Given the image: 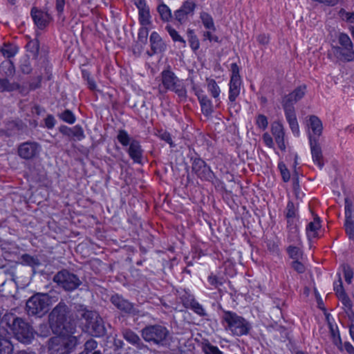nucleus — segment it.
I'll return each instance as SVG.
<instances>
[{
	"mask_svg": "<svg viewBox=\"0 0 354 354\" xmlns=\"http://www.w3.org/2000/svg\"><path fill=\"white\" fill-rule=\"evenodd\" d=\"M68 309L64 303L56 306L48 315L49 326L52 331L57 335L74 334L75 324L68 316Z\"/></svg>",
	"mask_w": 354,
	"mask_h": 354,
	"instance_id": "1",
	"label": "nucleus"
},
{
	"mask_svg": "<svg viewBox=\"0 0 354 354\" xmlns=\"http://www.w3.org/2000/svg\"><path fill=\"white\" fill-rule=\"evenodd\" d=\"M77 344V338L73 334L58 335L48 340V354H69Z\"/></svg>",
	"mask_w": 354,
	"mask_h": 354,
	"instance_id": "2",
	"label": "nucleus"
},
{
	"mask_svg": "<svg viewBox=\"0 0 354 354\" xmlns=\"http://www.w3.org/2000/svg\"><path fill=\"white\" fill-rule=\"evenodd\" d=\"M15 337L24 344H29L35 338L32 326L21 317H15L9 324Z\"/></svg>",
	"mask_w": 354,
	"mask_h": 354,
	"instance_id": "3",
	"label": "nucleus"
},
{
	"mask_svg": "<svg viewBox=\"0 0 354 354\" xmlns=\"http://www.w3.org/2000/svg\"><path fill=\"white\" fill-rule=\"evenodd\" d=\"M50 298L47 295L37 294L26 302V311L29 315L41 317L48 311Z\"/></svg>",
	"mask_w": 354,
	"mask_h": 354,
	"instance_id": "4",
	"label": "nucleus"
},
{
	"mask_svg": "<svg viewBox=\"0 0 354 354\" xmlns=\"http://www.w3.org/2000/svg\"><path fill=\"white\" fill-rule=\"evenodd\" d=\"M169 332L161 325H150L142 330V337L147 342H153L156 344L163 345L167 340Z\"/></svg>",
	"mask_w": 354,
	"mask_h": 354,
	"instance_id": "5",
	"label": "nucleus"
},
{
	"mask_svg": "<svg viewBox=\"0 0 354 354\" xmlns=\"http://www.w3.org/2000/svg\"><path fill=\"white\" fill-rule=\"evenodd\" d=\"M338 40L340 46L333 48L335 56L342 61H354L353 46L349 37L346 34L341 33Z\"/></svg>",
	"mask_w": 354,
	"mask_h": 354,
	"instance_id": "6",
	"label": "nucleus"
},
{
	"mask_svg": "<svg viewBox=\"0 0 354 354\" xmlns=\"http://www.w3.org/2000/svg\"><path fill=\"white\" fill-rule=\"evenodd\" d=\"M223 319L227 323L232 332L236 335H243L248 333V323L242 317L230 311L225 312Z\"/></svg>",
	"mask_w": 354,
	"mask_h": 354,
	"instance_id": "7",
	"label": "nucleus"
},
{
	"mask_svg": "<svg viewBox=\"0 0 354 354\" xmlns=\"http://www.w3.org/2000/svg\"><path fill=\"white\" fill-rule=\"evenodd\" d=\"M54 281L60 285L66 290H73L81 283L80 280L74 274L62 270L54 276Z\"/></svg>",
	"mask_w": 354,
	"mask_h": 354,
	"instance_id": "8",
	"label": "nucleus"
},
{
	"mask_svg": "<svg viewBox=\"0 0 354 354\" xmlns=\"http://www.w3.org/2000/svg\"><path fill=\"white\" fill-rule=\"evenodd\" d=\"M162 82L167 89L171 90L182 97L185 95V90L180 86L177 77L170 71L162 73Z\"/></svg>",
	"mask_w": 354,
	"mask_h": 354,
	"instance_id": "9",
	"label": "nucleus"
},
{
	"mask_svg": "<svg viewBox=\"0 0 354 354\" xmlns=\"http://www.w3.org/2000/svg\"><path fill=\"white\" fill-rule=\"evenodd\" d=\"M39 148L40 147L37 142H26L19 146L18 154L25 160H30L39 154Z\"/></svg>",
	"mask_w": 354,
	"mask_h": 354,
	"instance_id": "10",
	"label": "nucleus"
},
{
	"mask_svg": "<svg viewBox=\"0 0 354 354\" xmlns=\"http://www.w3.org/2000/svg\"><path fill=\"white\" fill-rule=\"evenodd\" d=\"M111 301L117 308L125 313L133 315H137L138 313V311L133 307V304L132 303L119 297L118 295L112 296Z\"/></svg>",
	"mask_w": 354,
	"mask_h": 354,
	"instance_id": "11",
	"label": "nucleus"
},
{
	"mask_svg": "<svg viewBox=\"0 0 354 354\" xmlns=\"http://www.w3.org/2000/svg\"><path fill=\"white\" fill-rule=\"evenodd\" d=\"M306 90V86L304 84L297 87L292 92L284 96L282 100V106H292V102H296L304 97Z\"/></svg>",
	"mask_w": 354,
	"mask_h": 354,
	"instance_id": "12",
	"label": "nucleus"
},
{
	"mask_svg": "<svg viewBox=\"0 0 354 354\" xmlns=\"http://www.w3.org/2000/svg\"><path fill=\"white\" fill-rule=\"evenodd\" d=\"M285 111L286 120L289 124V126L293 133L297 135L299 134V124L297 122V117L295 115V108L293 106L285 105L283 106Z\"/></svg>",
	"mask_w": 354,
	"mask_h": 354,
	"instance_id": "13",
	"label": "nucleus"
},
{
	"mask_svg": "<svg viewBox=\"0 0 354 354\" xmlns=\"http://www.w3.org/2000/svg\"><path fill=\"white\" fill-rule=\"evenodd\" d=\"M31 16L35 25L39 29L44 28L48 24V15L46 12H42L41 10L37 9L36 8H33L32 9Z\"/></svg>",
	"mask_w": 354,
	"mask_h": 354,
	"instance_id": "14",
	"label": "nucleus"
},
{
	"mask_svg": "<svg viewBox=\"0 0 354 354\" xmlns=\"http://www.w3.org/2000/svg\"><path fill=\"white\" fill-rule=\"evenodd\" d=\"M309 140L313 161L317 162L318 165L322 167L324 165V162L322 160L323 156L321 147L317 140L312 138L311 136H309Z\"/></svg>",
	"mask_w": 354,
	"mask_h": 354,
	"instance_id": "15",
	"label": "nucleus"
},
{
	"mask_svg": "<svg viewBox=\"0 0 354 354\" xmlns=\"http://www.w3.org/2000/svg\"><path fill=\"white\" fill-rule=\"evenodd\" d=\"M272 133L274 137L275 141L277 143L279 147L281 150H284L286 148L284 144V131L283 125L279 122H274L272 124Z\"/></svg>",
	"mask_w": 354,
	"mask_h": 354,
	"instance_id": "16",
	"label": "nucleus"
},
{
	"mask_svg": "<svg viewBox=\"0 0 354 354\" xmlns=\"http://www.w3.org/2000/svg\"><path fill=\"white\" fill-rule=\"evenodd\" d=\"M192 171L200 178H206L210 173L209 168L201 158H195L192 162Z\"/></svg>",
	"mask_w": 354,
	"mask_h": 354,
	"instance_id": "17",
	"label": "nucleus"
},
{
	"mask_svg": "<svg viewBox=\"0 0 354 354\" xmlns=\"http://www.w3.org/2000/svg\"><path fill=\"white\" fill-rule=\"evenodd\" d=\"M59 131L67 136L76 137L79 140H82L84 137L83 129L80 126H75L73 128L62 126L59 128Z\"/></svg>",
	"mask_w": 354,
	"mask_h": 354,
	"instance_id": "18",
	"label": "nucleus"
},
{
	"mask_svg": "<svg viewBox=\"0 0 354 354\" xmlns=\"http://www.w3.org/2000/svg\"><path fill=\"white\" fill-rule=\"evenodd\" d=\"M13 350L10 339L0 333V354H12Z\"/></svg>",
	"mask_w": 354,
	"mask_h": 354,
	"instance_id": "19",
	"label": "nucleus"
},
{
	"mask_svg": "<svg viewBox=\"0 0 354 354\" xmlns=\"http://www.w3.org/2000/svg\"><path fill=\"white\" fill-rule=\"evenodd\" d=\"M129 154L132 159L136 162H140L142 156V150L140 143L136 140H132L129 149Z\"/></svg>",
	"mask_w": 354,
	"mask_h": 354,
	"instance_id": "20",
	"label": "nucleus"
},
{
	"mask_svg": "<svg viewBox=\"0 0 354 354\" xmlns=\"http://www.w3.org/2000/svg\"><path fill=\"white\" fill-rule=\"evenodd\" d=\"M98 313L95 311L88 310L82 306L77 310L76 316L78 319H84L86 324L91 321V319H97Z\"/></svg>",
	"mask_w": 354,
	"mask_h": 354,
	"instance_id": "21",
	"label": "nucleus"
},
{
	"mask_svg": "<svg viewBox=\"0 0 354 354\" xmlns=\"http://www.w3.org/2000/svg\"><path fill=\"white\" fill-rule=\"evenodd\" d=\"M150 41L153 53H160L164 50L165 44L158 33L154 32L151 35Z\"/></svg>",
	"mask_w": 354,
	"mask_h": 354,
	"instance_id": "22",
	"label": "nucleus"
},
{
	"mask_svg": "<svg viewBox=\"0 0 354 354\" xmlns=\"http://www.w3.org/2000/svg\"><path fill=\"white\" fill-rule=\"evenodd\" d=\"M241 78L231 77L229 99L234 102L240 92Z\"/></svg>",
	"mask_w": 354,
	"mask_h": 354,
	"instance_id": "23",
	"label": "nucleus"
},
{
	"mask_svg": "<svg viewBox=\"0 0 354 354\" xmlns=\"http://www.w3.org/2000/svg\"><path fill=\"white\" fill-rule=\"evenodd\" d=\"M88 328L91 330L93 335L95 336L100 337L105 334L104 323L100 315L97 316V319H95L93 324H92Z\"/></svg>",
	"mask_w": 354,
	"mask_h": 354,
	"instance_id": "24",
	"label": "nucleus"
},
{
	"mask_svg": "<svg viewBox=\"0 0 354 354\" xmlns=\"http://www.w3.org/2000/svg\"><path fill=\"white\" fill-rule=\"evenodd\" d=\"M309 126L310 127L314 134L320 136L322 133V121L316 115H310L309 118Z\"/></svg>",
	"mask_w": 354,
	"mask_h": 354,
	"instance_id": "25",
	"label": "nucleus"
},
{
	"mask_svg": "<svg viewBox=\"0 0 354 354\" xmlns=\"http://www.w3.org/2000/svg\"><path fill=\"white\" fill-rule=\"evenodd\" d=\"M198 100L201 104V110L205 115H210L212 111V105L210 100L205 95H198Z\"/></svg>",
	"mask_w": 354,
	"mask_h": 354,
	"instance_id": "26",
	"label": "nucleus"
},
{
	"mask_svg": "<svg viewBox=\"0 0 354 354\" xmlns=\"http://www.w3.org/2000/svg\"><path fill=\"white\" fill-rule=\"evenodd\" d=\"M27 51L30 53L33 58L36 59L39 50V42L37 39L30 40L26 46Z\"/></svg>",
	"mask_w": 354,
	"mask_h": 354,
	"instance_id": "27",
	"label": "nucleus"
},
{
	"mask_svg": "<svg viewBox=\"0 0 354 354\" xmlns=\"http://www.w3.org/2000/svg\"><path fill=\"white\" fill-rule=\"evenodd\" d=\"M0 73H3L6 77H11L15 73V68L10 60H6L0 66Z\"/></svg>",
	"mask_w": 354,
	"mask_h": 354,
	"instance_id": "28",
	"label": "nucleus"
},
{
	"mask_svg": "<svg viewBox=\"0 0 354 354\" xmlns=\"http://www.w3.org/2000/svg\"><path fill=\"white\" fill-rule=\"evenodd\" d=\"M19 88L17 83H10L6 78L0 79V92L12 91Z\"/></svg>",
	"mask_w": 354,
	"mask_h": 354,
	"instance_id": "29",
	"label": "nucleus"
},
{
	"mask_svg": "<svg viewBox=\"0 0 354 354\" xmlns=\"http://www.w3.org/2000/svg\"><path fill=\"white\" fill-rule=\"evenodd\" d=\"M18 51L17 46L10 44H4L1 48V52L6 57L10 58L13 57Z\"/></svg>",
	"mask_w": 354,
	"mask_h": 354,
	"instance_id": "30",
	"label": "nucleus"
},
{
	"mask_svg": "<svg viewBox=\"0 0 354 354\" xmlns=\"http://www.w3.org/2000/svg\"><path fill=\"white\" fill-rule=\"evenodd\" d=\"M201 19L202 20V22L204 25V26L207 28L212 30H216V28L213 21L212 17L206 12H202L201 14Z\"/></svg>",
	"mask_w": 354,
	"mask_h": 354,
	"instance_id": "31",
	"label": "nucleus"
},
{
	"mask_svg": "<svg viewBox=\"0 0 354 354\" xmlns=\"http://www.w3.org/2000/svg\"><path fill=\"white\" fill-rule=\"evenodd\" d=\"M320 224H319V217L316 216L314 218V221L313 222H310L308 223L306 227L307 232H312V236L315 237L317 234V230L320 228ZM311 235L308 234V236L310 237Z\"/></svg>",
	"mask_w": 354,
	"mask_h": 354,
	"instance_id": "32",
	"label": "nucleus"
},
{
	"mask_svg": "<svg viewBox=\"0 0 354 354\" xmlns=\"http://www.w3.org/2000/svg\"><path fill=\"white\" fill-rule=\"evenodd\" d=\"M117 139L123 146L130 145L131 142L133 140L130 138L127 132L123 129L118 131Z\"/></svg>",
	"mask_w": 354,
	"mask_h": 354,
	"instance_id": "33",
	"label": "nucleus"
},
{
	"mask_svg": "<svg viewBox=\"0 0 354 354\" xmlns=\"http://www.w3.org/2000/svg\"><path fill=\"white\" fill-rule=\"evenodd\" d=\"M208 91L212 93V95L216 98L219 96L220 88L214 80H207Z\"/></svg>",
	"mask_w": 354,
	"mask_h": 354,
	"instance_id": "34",
	"label": "nucleus"
},
{
	"mask_svg": "<svg viewBox=\"0 0 354 354\" xmlns=\"http://www.w3.org/2000/svg\"><path fill=\"white\" fill-rule=\"evenodd\" d=\"M158 11L164 21H169L171 17L170 9L165 4H161L158 7Z\"/></svg>",
	"mask_w": 354,
	"mask_h": 354,
	"instance_id": "35",
	"label": "nucleus"
},
{
	"mask_svg": "<svg viewBox=\"0 0 354 354\" xmlns=\"http://www.w3.org/2000/svg\"><path fill=\"white\" fill-rule=\"evenodd\" d=\"M344 228L348 239L354 241V222L353 219L345 220Z\"/></svg>",
	"mask_w": 354,
	"mask_h": 354,
	"instance_id": "36",
	"label": "nucleus"
},
{
	"mask_svg": "<svg viewBox=\"0 0 354 354\" xmlns=\"http://www.w3.org/2000/svg\"><path fill=\"white\" fill-rule=\"evenodd\" d=\"M139 19L140 24L142 26L148 25L150 24L149 10L148 8L140 9V10H139Z\"/></svg>",
	"mask_w": 354,
	"mask_h": 354,
	"instance_id": "37",
	"label": "nucleus"
},
{
	"mask_svg": "<svg viewBox=\"0 0 354 354\" xmlns=\"http://www.w3.org/2000/svg\"><path fill=\"white\" fill-rule=\"evenodd\" d=\"M124 337L130 343L138 344L140 341V337L133 331L127 330L123 333Z\"/></svg>",
	"mask_w": 354,
	"mask_h": 354,
	"instance_id": "38",
	"label": "nucleus"
},
{
	"mask_svg": "<svg viewBox=\"0 0 354 354\" xmlns=\"http://www.w3.org/2000/svg\"><path fill=\"white\" fill-rule=\"evenodd\" d=\"M290 258L298 260L302 256V253L299 248L295 246H289L287 249Z\"/></svg>",
	"mask_w": 354,
	"mask_h": 354,
	"instance_id": "39",
	"label": "nucleus"
},
{
	"mask_svg": "<svg viewBox=\"0 0 354 354\" xmlns=\"http://www.w3.org/2000/svg\"><path fill=\"white\" fill-rule=\"evenodd\" d=\"M203 351L205 354H223L216 346H214L209 343L205 344L203 346Z\"/></svg>",
	"mask_w": 354,
	"mask_h": 354,
	"instance_id": "40",
	"label": "nucleus"
},
{
	"mask_svg": "<svg viewBox=\"0 0 354 354\" xmlns=\"http://www.w3.org/2000/svg\"><path fill=\"white\" fill-rule=\"evenodd\" d=\"M59 117L65 122L73 124L75 122V118L70 110H66L59 115Z\"/></svg>",
	"mask_w": 354,
	"mask_h": 354,
	"instance_id": "41",
	"label": "nucleus"
},
{
	"mask_svg": "<svg viewBox=\"0 0 354 354\" xmlns=\"http://www.w3.org/2000/svg\"><path fill=\"white\" fill-rule=\"evenodd\" d=\"M343 271L344 274L345 281L348 283H351V279L353 277V271L352 268L347 264L343 265Z\"/></svg>",
	"mask_w": 354,
	"mask_h": 354,
	"instance_id": "42",
	"label": "nucleus"
},
{
	"mask_svg": "<svg viewBox=\"0 0 354 354\" xmlns=\"http://www.w3.org/2000/svg\"><path fill=\"white\" fill-rule=\"evenodd\" d=\"M353 204L352 202L348 198H345V216L346 220L352 219V212H353Z\"/></svg>",
	"mask_w": 354,
	"mask_h": 354,
	"instance_id": "43",
	"label": "nucleus"
},
{
	"mask_svg": "<svg viewBox=\"0 0 354 354\" xmlns=\"http://www.w3.org/2000/svg\"><path fill=\"white\" fill-rule=\"evenodd\" d=\"M278 167L280 170L283 181L288 182L290 178V174L288 169L286 168L285 164H283V162H280Z\"/></svg>",
	"mask_w": 354,
	"mask_h": 354,
	"instance_id": "44",
	"label": "nucleus"
},
{
	"mask_svg": "<svg viewBox=\"0 0 354 354\" xmlns=\"http://www.w3.org/2000/svg\"><path fill=\"white\" fill-rule=\"evenodd\" d=\"M97 346V343L95 340L90 339L87 340L84 344V350L83 352H86L88 354L89 352L95 350Z\"/></svg>",
	"mask_w": 354,
	"mask_h": 354,
	"instance_id": "45",
	"label": "nucleus"
},
{
	"mask_svg": "<svg viewBox=\"0 0 354 354\" xmlns=\"http://www.w3.org/2000/svg\"><path fill=\"white\" fill-rule=\"evenodd\" d=\"M21 259L24 262L30 266H37L39 264L38 259L27 254L22 255Z\"/></svg>",
	"mask_w": 354,
	"mask_h": 354,
	"instance_id": "46",
	"label": "nucleus"
},
{
	"mask_svg": "<svg viewBox=\"0 0 354 354\" xmlns=\"http://www.w3.org/2000/svg\"><path fill=\"white\" fill-rule=\"evenodd\" d=\"M339 296L338 298L341 299L342 304L347 308H351L352 304L351 301L349 297L346 294L344 290H342L339 292Z\"/></svg>",
	"mask_w": 354,
	"mask_h": 354,
	"instance_id": "47",
	"label": "nucleus"
},
{
	"mask_svg": "<svg viewBox=\"0 0 354 354\" xmlns=\"http://www.w3.org/2000/svg\"><path fill=\"white\" fill-rule=\"evenodd\" d=\"M167 29L170 36L174 39V41H179L182 43H185L184 39L178 34V32L174 29H173L170 26H167Z\"/></svg>",
	"mask_w": 354,
	"mask_h": 354,
	"instance_id": "48",
	"label": "nucleus"
},
{
	"mask_svg": "<svg viewBox=\"0 0 354 354\" xmlns=\"http://www.w3.org/2000/svg\"><path fill=\"white\" fill-rule=\"evenodd\" d=\"M41 64L44 68L45 73L47 75V80H49L50 79V71L48 68V61L46 57H41Z\"/></svg>",
	"mask_w": 354,
	"mask_h": 354,
	"instance_id": "49",
	"label": "nucleus"
},
{
	"mask_svg": "<svg viewBox=\"0 0 354 354\" xmlns=\"http://www.w3.org/2000/svg\"><path fill=\"white\" fill-rule=\"evenodd\" d=\"M257 125L262 129H266L268 126L267 118L263 115H259L257 120Z\"/></svg>",
	"mask_w": 354,
	"mask_h": 354,
	"instance_id": "50",
	"label": "nucleus"
},
{
	"mask_svg": "<svg viewBox=\"0 0 354 354\" xmlns=\"http://www.w3.org/2000/svg\"><path fill=\"white\" fill-rule=\"evenodd\" d=\"M295 216V205L292 202H288L287 205L286 217L290 219Z\"/></svg>",
	"mask_w": 354,
	"mask_h": 354,
	"instance_id": "51",
	"label": "nucleus"
},
{
	"mask_svg": "<svg viewBox=\"0 0 354 354\" xmlns=\"http://www.w3.org/2000/svg\"><path fill=\"white\" fill-rule=\"evenodd\" d=\"M148 32V28L146 27H142L140 29L138 33V39L140 41L145 42L147 41Z\"/></svg>",
	"mask_w": 354,
	"mask_h": 354,
	"instance_id": "52",
	"label": "nucleus"
},
{
	"mask_svg": "<svg viewBox=\"0 0 354 354\" xmlns=\"http://www.w3.org/2000/svg\"><path fill=\"white\" fill-rule=\"evenodd\" d=\"M10 127H15L19 131H24L26 128V125L21 121H12L9 122Z\"/></svg>",
	"mask_w": 354,
	"mask_h": 354,
	"instance_id": "53",
	"label": "nucleus"
},
{
	"mask_svg": "<svg viewBox=\"0 0 354 354\" xmlns=\"http://www.w3.org/2000/svg\"><path fill=\"white\" fill-rule=\"evenodd\" d=\"M187 15V13L184 10L180 8L176 11L175 17L179 22L182 23V21L186 18Z\"/></svg>",
	"mask_w": 354,
	"mask_h": 354,
	"instance_id": "54",
	"label": "nucleus"
},
{
	"mask_svg": "<svg viewBox=\"0 0 354 354\" xmlns=\"http://www.w3.org/2000/svg\"><path fill=\"white\" fill-rule=\"evenodd\" d=\"M292 268L299 273H303L305 271L304 266L298 261V260H295L292 262Z\"/></svg>",
	"mask_w": 354,
	"mask_h": 354,
	"instance_id": "55",
	"label": "nucleus"
},
{
	"mask_svg": "<svg viewBox=\"0 0 354 354\" xmlns=\"http://www.w3.org/2000/svg\"><path fill=\"white\" fill-rule=\"evenodd\" d=\"M209 281L210 283L213 286H214L216 288H218L220 286L223 284V281L221 279H218L216 276H210L209 277Z\"/></svg>",
	"mask_w": 354,
	"mask_h": 354,
	"instance_id": "56",
	"label": "nucleus"
},
{
	"mask_svg": "<svg viewBox=\"0 0 354 354\" xmlns=\"http://www.w3.org/2000/svg\"><path fill=\"white\" fill-rule=\"evenodd\" d=\"M22 73L29 74L32 71V68L28 60H25L21 66Z\"/></svg>",
	"mask_w": 354,
	"mask_h": 354,
	"instance_id": "57",
	"label": "nucleus"
},
{
	"mask_svg": "<svg viewBox=\"0 0 354 354\" xmlns=\"http://www.w3.org/2000/svg\"><path fill=\"white\" fill-rule=\"evenodd\" d=\"M195 8V3L192 2L186 1L184 3L183 7L181 8L183 10H184L187 15L190 12H192Z\"/></svg>",
	"mask_w": 354,
	"mask_h": 354,
	"instance_id": "58",
	"label": "nucleus"
},
{
	"mask_svg": "<svg viewBox=\"0 0 354 354\" xmlns=\"http://www.w3.org/2000/svg\"><path fill=\"white\" fill-rule=\"evenodd\" d=\"M192 308L194 309L195 313L200 315L205 316L206 315L202 306L200 305L198 303H194L192 304Z\"/></svg>",
	"mask_w": 354,
	"mask_h": 354,
	"instance_id": "59",
	"label": "nucleus"
},
{
	"mask_svg": "<svg viewBox=\"0 0 354 354\" xmlns=\"http://www.w3.org/2000/svg\"><path fill=\"white\" fill-rule=\"evenodd\" d=\"M338 283H339V284L335 285L334 290L336 292L337 296L339 297H340L339 292H341L342 290H344L340 274H338Z\"/></svg>",
	"mask_w": 354,
	"mask_h": 354,
	"instance_id": "60",
	"label": "nucleus"
},
{
	"mask_svg": "<svg viewBox=\"0 0 354 354\" xmlns=\"http://www.w3.org/2000/svg\"><path fill=\"white\" fill-rule=\"evenodd\" d=\"M257 40L261 45H266L269 42V36L266 34H261L258 36Z\"/></svg>",
	"mask_w": 354,
	"mask_h": 354,
	"instance_id": "61",
	"label": "nucleus"
},
{
	"mask_svg": "<svg viewBox=\"0 0 354 354\" xmlns=\"http://www.w3.org/2000/svg\"><path fill=\"white\" fill-rule=\"evenodd\" d=\"M160 137L162 140H165L167 142H168L170 147H174V145L171 140L170 134L169 133L164 132L160 135Z\"/></svg>",
	"mask_w": 354,
	"mask_h": 354,
	"instance_id": "62",
	"label": "nucleus"
},
{
	"mask_svg": "<svg viewBox=\"0 0 354 354\" xmlns=\"http://www.w3.org/2000/svg\"><path fill=\"white\" fill-rule=\"evenodd\" d=\"M45 124L47 128L52 129L55 125V119L53 115H49L45 119Z\"/></svg>",
	"mask_w": 354,
	"mask_h": 354,
	"instance_id": "63",
	"label": "nucleus"
},
{
	"mask_svg": "<svg viewBox=\"0 0 354 354\" xmlns=\"http://www.w3.org/2000/svg\"><path fill=\"white\" fill-rule=\"evenodd\" d=\"M268 250L270 252L278 253L279 252V246L274 241H270L268 243Z\"/></svg>",
	"mask_w": 354,
	"mask_h": 354,
	"instance_id": "64",
	"label": "nucleus"
}]
</instances>
